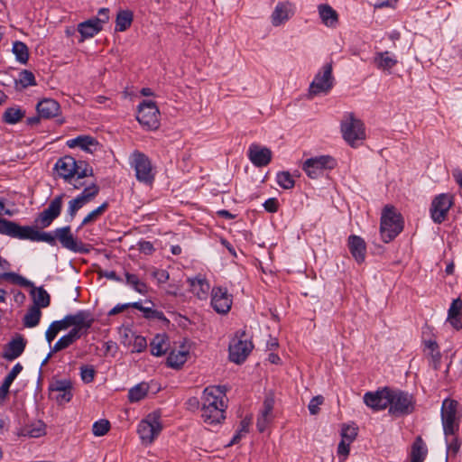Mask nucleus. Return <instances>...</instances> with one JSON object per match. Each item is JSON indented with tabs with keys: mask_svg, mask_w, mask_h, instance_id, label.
I'll return each instance as SVG.
<instances>
[{
	"mask_svg": "<svg viewBox=\"0 0 462 462\" xmlns=\"http://www.w3.org/2000/svg\"><path fill=\"white\" fill-rule=\"evenodd\" d=\"M23 239L34 242H45L54 246L59 241L61 246L73 253L88 254V245H85L77 237H74L69 226L56 228L53 233L40 232L33 226H25Z\"/></svg>",
	"mask_w": 462,
	"mask_h": 462,
	"instance_id": "nucleus-1",
	"label": "nucleus"
},
{
	"mask_svg": "<svg viewBox=\"0 0 462 462\" xmlns=\"http://www.w3.org/2000/svg\"><path fill=\"white\" fill-rule=\"evenodd\" d=\"M226 386H209L203 391L202 418L208 425H217L225 420L226 405L223 401Z\"/></svg>",
	"mask_w": 462,
	"mask_h": 462,
	"instance_id": "nucleus-2",
	"label": "nucleus"
},
{
	"mask_svg": "<svg viewBox=\"0 0 462 462\" xmlns=\"http://www.w3.org/2000/svg\"><path fill=\"white\" fill-rule=\"evenodd\" d=\"M404 221L402 214L392 205H386L382 211L380 234L384 243L393 241L402 230Z\"/></svg>",
	"mask_w": 462,
	"mask_h": 462,
	"instance_id": "nucleus-3",
	"label": "nucleus"
},
{
	"mask_svg": "<svg viewBox=\"0 0 462 462\" xmlns=\"http://www.w3.org/2000/svg\"><path fill=\"white\" fill-rule=\"evenodd\" d=\"M459 402L454 399L447 398L441 406V420L446 438L456 435L459 430L462 414L458 411Z\"/></svg>",
	"mask_w": 462,
	"mask_h": 462,
	"instance_id": "nucleus-4",
	"label": "nucleus"
},
{
	"mask_svg": "<svg viewBox=\"0 0 462 462\" xmlns=\"http://www.w3.org/2000/svg\"><path fill=\"white\" fill-rule=\"evenodd\" d=\"M341 132L344 140L352 147H356L358 141L365 139L364 123L357 119L353 113L345 116L341 122Z\"/></svg>",
	"mask_w": 462,
	"mask_h": 462,
	"instance_id": "nucleus-5",
	"label": "nucleus"
},
{
	"mask_svg": "<svg viewBox=\"0 0 462 462\" xmlns=\"http://www.w3.org/2000/svg\"><path fill=\"white\" fill-rule=\"evenodd\" d=\"M391 403L389 404V413L395 417L409 415L415 409L413 396L401 390H393L390 393Z\"/></svg>",
	"mask_w": 462,
	"mask_h": 462,
	"instance_id": "nucleus-6",
	"label": "nucleus"
},
{
	"mask_svg": "<svg viewBox=\"0 0 462 462\" xmlns=\"http://www.w3.org/2000/svg\"><path fill=\"white\" fill-rule=\"evenodd\" d=\"M160 111L155 102L143 100L138 106L137 121L148 130H155L160 126Z\"/></svg>",
	"mask_w": 462,
	"mask_h": 462,
	"instance_id": "nucleus-7",
	"label": "nucleus"
},
{
	"mask_svg": "<svg viewBox=\"0 0 462 462\" xmlns=\"http://www.w3.org/2000/svg\"><path fill=\"white\" fill-rule=\"evenodd\" d=\"M131 165L135 170L136 179L145 184H152L154 180L152 162L148 156L139 151H134L131 155Z\"/></svg>",
	"mask_w": 462,
	"mask_h": 462,
	"instance_id": "nucleus-8",
	"label": "nucleus"
},
{
	"mask_svg": "<svg viewBox=\"0 0 462 462\" xmlns=\"http://www.w3.org/2000/svg\"><path fill=\"white\" fill-rule=\"evenodd\" d=\"M245 336V331L237 332L236 337L229 344V359L237 365L245 361L254 347L251 341L243 339Z\"/></svg>",
	"mask_w": 462,
	"mask_h": 462,
	"instance_id": "nucleus-9",
	"label": "nucleus"
},
{
	"mask_svg": "<svg viewBox=\"0 0 462 462\" xmlns=\"http://www.w3.org/2000/svg\"><path fill=\"white\" fill-rule=\"evenodd\" d=\"M332 62L327 63L322 67V70L319 71L314 80L310 85V96H317L320 93H328L334 85V77L332 75Z\"/></svg>",
	"mask_w": 462,
	"mask_h": 462,
	"instance_id": "nucleus-10",
	"label": "nucleus"
},
{
	"mask_svg": "<svg viewBox=\"0 0 462 462\" xmlns=\"http://www.w3.org/2000/svg\"><path fill=\"white\" fill-rule=\"evenodd\" d=\"M62 330L73 326L72 329H78L79 333L86 334L94 323V319L89 311L79 310L74 315H67L63 319L58 320Z\"/></svg>",
	"mask_w": 462,
	"mask_h": 462,
	"instance_id": "nucleus-11",
	"label": "nucleus"
},
{
	"mask_svg": "<svg viewBox=\"0 0 462 462\" xmlns=\"http://www.w3.org/2000/svg\"><path fill=\"white\" fill-rule=\"evenodd\" d=\"M337 165L336 160L329 155L310 158L303 163L302 169L311 179H317L323 174L324 170L334 169Z\"/></svg>",
	"mask_w": 462,
	"mask_h": 462,
	"instance_id": "nucleus-12",
	"label": "nucleus"
},
{
	"mask_svg": "<svg viewBox=\"0 0 462 462\" xmlns=\"http://www.w3.org/2000/svg\"><path fill=\"white\" fill-rule=\"evenodd\" d=\"M65 194L55 197L49 204L48 208L42 210L34 219L36 227L46 228L60 215L63 198Z\"/></svg>",
	"mask_w": 462,
	"mask_h": 462,
	"instance_id": "nucleus-13",
	"label": "nucleus"
},
{
	"mask_svg": "<svg viewBox=\"0 0 462 462\" xmlns=\"http://www.w3.org/2000/svg\"><path fill=\"white\" fill-rule=\"evenodd\" d=\"M454 204V197L448 193H442L434 198L430 205V216L437 224H441L447 219L448 213Z\"/></svg>",
	"mask_w": 462,
	"mask_h": 462,
	"instance_id": "nucleus-14",
	"label": "nucleus"
},
{
	"mask_svg": "<svg viewBox=\"0 0 462 462\" xmlns=\"http://www.w3.org/2000/svg\"><path fill=\"white\" fill-rule=\"evenodd\" d=\"M162 429L160 415L152 413L140 422L137 431L143 441L152 443L160 434Z\"/></svg>",
	"mask_w": 462,
	"mask_h": 462,
	"instance_id": "nucleus-15",
	"label": "nucleus"
},
{
	"mask_svg": "<svg viewBox=\"0 0 462 462\" xmlns=\"http://www.w3.org/2000/svg\"><path fill=\"white\" fill-rule=\"evenodd\" d=\"M391 388L383 387L374 392H367L364 395V402L374 411H382L386 409L391 403Z\"/></svg>",
	"mask_w": 462,
	"mask_h": 462,
	"instance_id": "nucleus-16",
	"label": "nucleus"
},
{
	"mask_svg": "<svg viewBox=\"0 0 462 462\" xmlns=\"http://www.w3.org/2000/svg\"><path fill=\"white\" fill-rule=\"evenodd\" d=\"M432 332V328L425 325L422 330V343L425 346L424 350H428V355L430 356V362L434 370L439 369L442 355L439 351V346L437 341L430 337V335Z\"/></svg>",
	"mask_w": 462,
	"mask_h": 462,
	"instance_id": "nucleus-17",
	"label": "nucleus"
},
{
	"mask_svg": "<svg viewBox=\"0 0 462 462\" xmlns=\"http://www.w3.org/2000/svg\"><path fill=\"white\" fill-rule=\"evenodd\" d=\"M26 344V339L22 335L16 334L14 337L5 345L1 356L8 361L16 359L23 353Z\"/></svg>",
	"mask_w": 462,
	"mask_h": 462,
	"instance_id": "nucleus-18",
	"label": "nucleus"
},
{
	"mask_svg": "<svg viewBox=\"0 0 462 462\" xmlns=\"http://www.w3.org/2000/svg\"><path fill=\"white\" fill-rule=\"evenodd\" d=\"M211 305L217 313L225 314L230 310L232 299L227 294L226 289L222 287L213 288Z\"/></svg>",
	"mask_w": 462,
	"mask_h": 462,
	"instance_id": "nucleus-19",
	"label": "nucleus"
},
{
	"mask_svg": "<svg viewBox=\"0 0 462 462\" xmlns=\"http://www.w3.org/2000/svg\"><path fill=\"white\" fill-rule=\"evenodd\" d=\"M247 155L251 162L256 167L267 166L273 157L272 151L269 148L255 143L249 146Z\"/></svg>",
	"mask_w": 462,
	"mask_h": 462,
	"instance_id": "nucleus-20",
	"label": "nucleus"
},
{
	"mask_svg": "<svg viewBox=\"0 0 462 462\" xmlns=\"http://www.w3.org/2000/svg\"><path fill=\"white\" fill-rule=\"evenodd\" d=\"M78 161L69 155L60 158L54 166L58 175L66 181H69L76 175Z\"/></svg>",
	"mask_w": 462,
	"mask_h": 462,
	"instance_id": "nucleus-21",
	"label": "nucleus"
},
{
	"mask_svg": "<svg viewBox=\"0 0 462 462\" xmlns=\"http://www.w3.org/2000/svg\"><path fill=\"white\" fill-rule=\"evenodd\" d=\"M347 246L354 259L362 263L365 260L366 244L365 240L356 235H351L347 239Z\"/></svg>",
	"mask_w": 462,
	"mask_h": 462,
	"instance_id": "nucleus-22",
	"label": "nucleus"
},
{
	"mask_svg": "<svg viewBox=\"0 0 462 462\" xmlns=\"http://www.w3.org/2000/svg\"><path fill=\"white\" fill-rule=\"evenodd\" d=\"M38 115L43 119H50L57 116L60 113V104L52 98H44L36 106Z\"/></svg>",
	"mask_w": 462,
	"mask_h": 462,
	"instance_id": "nucleus-23",
	"label": "nucleus"
},
{
	"mask_svg": "<svg viewBox=\"0 0 462 462\" xmlns=\"http://www.w3.org/2000/svg\"><path fill=\"white\" fill-rule=\"evenodd\" d=\"M24 229L25 226H22L14 221L0 217V235L23 239Z\"/></svg>",
	"mask_w": 462,
	"mask_h": 462,
	"instance_id": "nucleus-24",
	"label": "nucleus"
},
{
	"mask_svg": "<svg viewBox=\"0 0 462 462\" xmlns=\"http://www.w3.org/2000/svg\"><path fill=\"white\" fill-rule=\"evenodd\" d=\"M67 145L69 148L79 146L85 152L93 153L97 150V146H99V143L96 138L90 135H79L74 139L68 140Z\"/></svg>",
	"mask_w": 462,
	"mask_h": 462,
	"instance_id": "nucleus-25",
	"label": "nucleus"
},
{
	"mask_svg": "<svg viewBox=\"0 0 462 462\" xmlns=\"http://www.w3.org/2000/svg\"><path fill=\"white\" fill-rule=\"evenodd\" d=\"M77 31L80 34L79 42H83L86 39H89L97 35L102 31V26H99L94 22V19L90 18L87 21L79 23L77 27Z\"/></svg>",
	"mask_w": 462,
	"mask_h": 462,
	"instance_id": "nucleus-26",
	"label": "nucleus"
},
{
	"mask_svg": "<svg viewBox=\"0 0 462 462\" xmlns=\"http://www.w3.org/2000/svg\"><path fill=\"white\" fill-rule=\"evenodd\" d=\"M134 21V13L129 9H121L117 12L116 17V32H125L129 29Z\"/></svg>",
	"mask_w": 462,
	"mask_h": 462,
	"instance_id": "nucleus-27",
	"label": "nucleus"
},
{
	"mask_svg": "<svg viewBox=\"0 0 462 462\" xmlns=\"http://www.w3.org/2000/svg\"><path fill=\"white\" fill-rule=\"evenodd\" d=\"M151 353L155 356H162L169 349V338L166 334H157L150 343Z\"/></svg>",
	"mask_w": 462,
	"mask_h": 462,
	"instance_id": "nucleus-28",
	"label": "nucleus"
},
{
	"mask_svg": "<svg viewBox=\"0 0 462 462\" xmlns=\"http://www.w3.org/2000/svg\"><path fill=\"white\" fill-rule=\"evenodd\" d=\"M291 12L289 3H279L272 14V23L274 26H279L289 19Z\"/></svg>",
	"mask_w": 462,
	"mask_h": 462,
	"instance_id": "nucleus-29",
	"label": "nucleus"
},
{
	"mask_svg": "<svg viewBox=\"0 0 462 462\" xmlns=\"http://www.w3.org/2000/svg\"><path fill=\"white\" fill-rule=\"evenodd\" d=\"M319 14L322 23L329 27H333L338 21L337 13L328 5L321 4L319 5Z\"/></svg>",
	"mask_w": 462,
	"mask_h": 462,
	"instance_id": "nucleus-30",
	"label": "nucleus"
},
{
	"mask_svg": "<svg viewBox=\"0 0 462 462\" xmlns=\"http://www.w3.org/2000/svg\"><path fill=\"white\" fill-rule=\"evenodd\" d=\"M427 452L428 451L422 438L418 436L411 445L410 462H423L427 456Z\"/></svg>",
	"mask_w": 462,
	"mask_h": 462,
	"instance_id": "nucleus-31",
	"label": "nucleus"
},
{
	"mask_svg": "<svg viewBox=\"0 0 462 462\" xmlns=\"http://www.w3.org/2000/svg\"><path fill=\"white\" fill-rule=\"evenodd\" d=\"M83 333H79L78 329H71L67 335L61 337L53 346L52 352L61 351L69 346H71L75 341L79 339Z\"/></svg>",
	"mask_w": 462,
	"mask_h": 462,
	"instance_id": "nucleus-32",
	"label": "nucleus"
},
{
	"mask_svg": "<svg viewBox=\"0 0 462 462\" xmlns=\"http://www.w3.org/2000/svg\"><path fill=\"white\" fill-rule=\"evenodd\" d=\"M31 288V294L32 295L34 303L33 307H38L39 310L48 307L51 303L49 293L42 287L35 288L33 286Z\"/></svg>",
	"mask_w": 462,
	"mask_h": 462,
	"instance_id": "nucleus-33",
	"label": "nucleus"
},
{
	"mask_svg": "<svg viewBox=\"0 0 462 462\" xmlns=\"http://www.w3.org/2000/svg\"><path fill=\"white\" fill-rule=\"evenodd\" d=\"M376 67L383 70H390L397 64V60L390 57L388 51L377 52L374 59Z\"/></svg>",
	"mask_w": 462,
	"mask_h": 462,
	"instance_id": "nucleus-34",
	"label": "nucleus"
},
{
	"mask_svg": "<svg viewBox=\"0 0 462 462\" xmlns=\"http://www.w3.org/2000/svg\"><path fill=\"white\" fill-rule=\"evenodd\" d=\"M189 351L185 349L172 350L170 352L167 357V365L172 368H180L187 361Z\"/></svg>",
	"mask_w": 462,
	"mask_h": 462,
	"instance_id": "nucleus-35",
	"label": "nucleus"
},
{
	"mask_svg": "<svg viewBox=\"0 0 462 462\" xmlns=\"http://www.w3.org/2000/svg\"><path fill=\"white\" fill-rule=\"evenodd\" d=\"M45 434V424L42 420L26 425L21 429L19 435L30 438H39Z\"/></svg>",
	"mask_w": 462,
	"mask_h": 462,
	"instance_id": "nucleus-36",
	"label": "nucleus"
},
{
	"mask_svg": "<svg viewBox=\"0 0 462 462\" xmlns=\"http://www.w3.org/2000/svg\"><path fill=\"white\" fill-rule=\"evenodd\" d=\"M25 116V111L19 107H8L2 116V120L5 124L14 125L20 122Z\"/></svg>",
	"mask_w": 462,
	"mask_h": 462,
	"instance_id": "nucleus-37",
	"label": "nucleus"
},
{
	"mask_svg": "<svg viewBox=\"0 0 462 462\" xmlns=\"http://www.w3.org/2000/svg\"><path fill=\"white\" fill-rule=\"evenodd\" d=\"M14 82L17 90L37 85L33 73L27 69L22 70L19 79H14Z\"/></svg>",
	"mask_w": 462,
	"mask_h": 462,
	"instance_id": "nucleus-38",
	"label": "nucleus"
},
{
	"mask_svg": "<svg viewBox=\"0 0 462 462\" xmlns=\"http://www.w3.org/2000/svg\"><path fill=\"white\" fill-rule=\"evenodd\" d=\"M13 52L16 57V60L22 63L26 64L29 60V49L25 43L20 41H16L13 44Z\"/></svg>",
	"mask_w": 462,
	"mask_h": 462,
	"instance_id": "nucleus-39",
	"label": "nucleus"
},
{
	"mask_svg": "<svg viewBox=\"0 0 462 462\" xmlns=\"http://www.w3.org/2000/svg\"><path fill=\"white\" fill-rule=\"evenodd\" d=\"M42 316L41 310L38 307L32 306L23 317V325L26 328H33L40 322Z\"/></svg>",
	"mask_w": 462,
	"mask_h": 462,
	"instance_id": "nucleus-40",
	"label": "nucleus"
},
{
	"mask_svg": "<svg viewBox=\"0 0 462 462\" xmlns=\"http://www.w3.org/2000/svg\"><path fill=\"white\" fill-rule=\"evenodd\" d=\"M0 279L25 288L33 287V283L31 281L15 273H3L0 274Z\"/></svg>",
	"mask_w": 462,
	"mask_h": 462,
	"instance_id": "nucleus-41",
	"label": "nucleus"
},
{
	"mask_svg": "<svg viewBox=\"0 0 462 462\" xmlns=\"http://www.w3.org/2000/svg\"><path fill=\"white\" fill-rule=\"evenodd\" d=\"M149 386L145 383H139L129 390L128 399L131 402H139L144 398L148 393Z\"/></svg>",
	"mask_w": 462,
	"mask_h": 462,
	"instance_id": "nucleus-42",
	"label": "nucleus"
},
{
	"mask_svg": "<svg viewBox=\"0 0 462 462\" xmlns=\"http://www.w3.org/2000/svg\"><path fill=\"white\" fill-rule=\"evenodd\" d=\"M126 283L132 286L137 292L145 295L148 292V287L145 282L140 281L137 275L125 273Z\"/></svg>",
	"mask_w": 462,
	"mask_h": 462,
	"instance_id": "nucleus-43",
	"label": "nucleus"
},
{
	"mask_svg": "<svg viewBox=\"0 0 462 462\" xmlns=\"http://www.w3.org/2000/svg\"><path fill=\"white\" fill-rule=\"evenodd\" d=\"M190 287L193 292H195L199 298H203L207 295L209 289V284L203 279H189Z\"/></svg>",
	"mask_w": 462,
	"mask_h": 462,
	"instance_id": "nucleus-44",
	"label": "nucleus"
},
{
	"mask_svg": "<svg viewBox=\"0 0 462 462\" xmlns=\"http://www.w3.org/2000/svg\"><path fill=\"white\" fill-rule=\"evenodd\" d=\"M99 187L93 183L90 186L85 188L80 195L77 198L81 201L82 204H87L94 199L99 193Z\"/></svg>",
	"mask_w": 462,
	"mask_h": 462,
	"instance_id": "nucleus-45",
	"label": "nucleus"
},
{
	"mask_svg": "<svg viewBox=\"0 0 462 462\" xmlns=\"http://www.w3.org/2000/svg\"><path fill=\"white\" fill-rule=\"evenodd\" d=\"M277 183L284 189H291L294 187L295 181L289 171H280L276 176Z\"/></svg>",
	"mask_w": 462,
	"mask_h": 462,
	"instance_id": "nucleus-46",
	"label": "nucleus"
},
{
	"mask_svg": "<svg viewBox=\"0 0 462 462\" xmlns=\"http://www.w3.org/2000/svg\"><path fill=\"white\" fill-rule=\"evenodd\" d=\"M251 424V418H245L241 420L239 430L236 433V435L231 439L230 443L227 446H232L237 444L242 436L249 431V426Z\"/></svg>",
	"mask_w": 462,
	"mask_h": 462,
	"instance_id": "nucleus-47",
	"label": "nucleus"
},
{
	"mask_svg": "<svg viewBox=\"0 0 462 462\" xmlns=\"http://www.w3.org/2000/svg\"><path fill=\"white\" fill-rule=\"evenodd\" d=\"M108 208V202H104L98 208L91 211L82 221L81 226H86L93 221H95L99 216H101Z\"/></svg>",
	"mask_w": 462,
	"mask_h": 462,
	"instance_id": "nucleus-48",
	"label": "nucleus"
},
{
	"mask_svg": "<svg viewBox=\"0 0 462 462\" xmlns=\"http://www.w3.org/2000/svg\"><path fill=\"white\" fill-rule=\"evenodd\" d=\"M110 430V422L107 420L101 419L93 424L92 431L97 437L106 435Z\"/></svg>",
	"mask_w": 462,
	"mask_h": 462,
	"instance_id": "nucleus-49",
	"label": "nucleus"
},
{
	"mask_svg": "<svg viewBox=\"0 0 462 462\" xmlns=\"http://www.w3.org/2000/svg\"><path fill=\"white\" fill-rule=\"evenodd\" d=\"M49 389L51 392H66L67 390H72V383L69 379L56 380L50 384Z\"/></svg>",
	"mask_w": 462,
	"mask_h": 462,
	"instance_id": "nucleus-50",
	"label": "nucleus"
},
{
	"mask_svg": "<svg viewBox=\"0 0 462 462\" xmlns=\"http://www.w3.org/2000/svg\"><path fill=\"white\" fill-rule=\"evenodd\" d=\"M93 175H94L93 169H92V167H90L88 165V162H86L84 161L78 162V168H77V172H76V176L78 179H83L85 177L93 176Z\"/></svg>",
	"mask_w": 462,
	"mask_h": 462,
	"instance_id": "nucleus-51",
	"label": "nucleus"
},
{
	"mask_svg": "<svg viewBox=\"0 0 462 462\" xmlns=\"http://www.w3.org/2000/svg\"><path fill=\"white\" fill-rule=\"evenodd\" d=\"M96 371L93 365H82L80 367V376L84 383H91L95 378Z\"/></svg>",
	"mask_w": 462,
	"mask_h": 462,
	"instance_id": "nucleus-52",
	"label": "nucleus"
},
{
	"mask_svg": "<svg viewBox=\"0 0 462 462\" xmlns=\"http://www.w3.org/2000/svg\"><path fill=\"white\" fill-rule=\"evenodd\" d=\"M358 429L350 425H344L341 431L342 439L352 442L357 436Z\"/></svg>",
	"mask_w": 462,
	"mask_h": 462,
	"instance_id": "nucleus-53",
	"label": "nucleus"
},
{
	"mask_svg": "<svg viewBox=\"0 0 462 462\" xmlns=\"http://www.w3.org/2000/svg\"><path fill=\"white\" fill-rule=\"evenodd\" d=\"M60 330H62V328L60 325V322H58V320L53 321L50 325V327L47 329L46 334H45L46 340L48 341L49 344H51L54 340V338L57 337V334Z\"/></svg>",
	"mask_w": 462,
	"mask_h": 462,
	"instance_id": "nucleus-54",
	"label": "nucleus"
},
{
	"mask_svg": "<svg viewBox=\"0 0 462 462\" xmlns=\"http://www.w3.org/2000/svg\"><path fill=\"white\" fill-rule=\"evenodd\" d=\"M274 406V399L272 396H267L263 401V409L261 411V416L272 420V412Z\"/></svg>",
	"mask_w": 462,
	"mask_h": 462,
	"instance_id": "nucleus-55",
	"label": "nucleus"
},
{
	"mask_svg": "<svg viewBox=\"0 0 462 462\" xmlns=\"http://www.w3.org/2000/svg\"><path fill=\"white\" fill-rule=\"evenodd\" d=\"M274 406V399L272 396H267L263 401V409L261 411V416L272 420V412Z\"/></svg>",
	"mask_w": 462,
	"mask_h": 462,
	"instance_id": "nucleus-56",
	"label": "nucleus"
},
{
	"mask_svg": "<svg viewBox=\"0 0 462 462\" xmlns=\"http://www.w3.org/2000/svg\"><path fill=\"white\" fill-rule=\"evenodd\" d=\"M97 14V17H92V19H94L97 25L103 27V24L109 21V9L106 7L100 8Z\"/></svg>",
	"mask_w": 462,
	"mask_h": 462,
	"instance_id": "nucleus-57",
	"label": "nucleus"
},
{
	"mask_svg": "<svg viewBox=\"0 0 462 462\" xmlns=\"http://www.w3.org/2000/svg\"><path fill=\"white\" fill-rule=\"evenodd\" d=\"M324 402V398L321 395H318L313 397L309 403V411L310 414L316 415L319 411V405H321Z\"/></svg>",
	"mask_w": 462,
	"mask_h": 462,
	"instance_id": "nucleus-58",
	"label": "nucleus"
},
{
	"mask_svg": "<svg viewBox=\"0 0 462 462\" xmlns=\"http://www.w3.org/2000/svg\"><path fill=\"white\" fill-rule=\"evenodd\" d=\"M147 347L146 338L143 336H135L133 341V352H143Z\"/></svg>",
	"mask_w": 462,
	"mask_h": 462,
	"instance_id": "nucleus-59",
	"label": "nucleus"
},
{
	"mask_svg": "<svg viewBox=\"0 0 462 462\" xmlns=\"http://www.w3.org/2000/svg\"><path fill=\"white\" fill-rule=\"evenodd\" d=\"M83 206L84 204H82L78 198L71 199L69 202L68 213L70 216L71 219L74 218L78 210H79Z\"/></svg>",
	"mask_w": 462,
	"mask_h": 462,
	"instance_id": "nucleus-60",
	"label": "nucleus"
},
{
	"mask_svg": "<svg viewBox=\"0 0 462 462\" xmlns=\"http://www.w3.org/2000/svg\"><path fill=\"white\" fill-rule=\"evenodd\" d=\"M462 300L460 298L453 300L448 309V315L461 316Z\"/></svg>",
	"mask_w": 462,
	"mask_h": 462,
	"instance_id": "nucleus-61",
	"label": "nucleus"
},
{
	"mask_svg": "<svg viewBox=\"0 0 462 462\" xmlns=\"http://www.w3.org/2000/svg\"><path fill=\"white\" fill-rule=\"evenodd\" d=\"M453 436L454 438L451 439V441H448V438H446V441L448 451L451 452L453 455H456L460 448L461 442L459 441L458 438L456 437V435Z\"/></svg>",
	"mask_w": 462,
	"mask_h": 462,
	"instance_id": "nucleus-62",
	"label": "nucleus"
},
{
	"mask_svg": "<svg viewBox=\"0 0 462 462\" xmlns=\"http://www.w3.org/2000/svg\"><path fill=\"white\" fill-rule=\"evenodd\" d=\"M143 316L146 319H157L160 320L166 319L164 314L162 311H159L157 310H152L151 308L145 309Z\"/></svg>",
	"mask_w": 462,
	"mask_h": 462,
	"instance_id": "nucleus-63",
	"label": "nucleus"
},
{
	"mask_svg": "<svg viewBox=\"0 0 462 462\" xmlns=\"http://www.w3.org/2000/svg\"><path fill=\"white\" fill-rule=\"evenodd\" d=\"M263 207L267 212L275 213L278 211L279 202H278L277 199H275V198L268 199L263 203Z\"/></svg>",
	"mask_w": 462,
	"mask_h": 462,
	"instance_id": "nucleus-64",
	"label": "nucleus"
}]
</instances>
